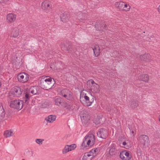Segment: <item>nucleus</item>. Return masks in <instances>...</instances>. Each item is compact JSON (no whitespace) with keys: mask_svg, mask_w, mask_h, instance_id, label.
Instances as JSON below:
<instances>
[{"mask_svg":"<svg viewBox=\"0 0 160 160\" xmlns=\"http://www.w3.org/2000/svg\"><path fill=\"white\" fill-rule=\"evenodd\" d=\"M95 141L94 135L92 133L88 134L84 137L81 148L82 149H88L94 145Z\"/></svg>","mask_w":160,"mask_h":160,"instance_id":"nucleus-1","label":"nucleus"},{"mask_svg":"<svg viewBox=\"0 0 160 160\" xmlns=\"http://www.w3.org/2000/svg\"><path fill=\"white\" fill-rule=\"evenodd\" d=\"M86 91H83L81 92L80 100L81 102L88 106H90L93 102V100H90L89 98L87 95Z\"/></svg>","mask_w":160,"mask_h":160,"instance_id":"nucleus-2","label":"nucleus"},{"mask_svg":"<svg viewBox=\"0 0 160 160\" xmlns=\"http://www.w3.org/2000/svg\"><path fill=\"white\" fill-rule=\"evenodd\" d=\"M52 81H54L52 78L49 76L47 77L41 82V88L46 90L51 88L54 85L53 83L52 84Z\"/></svg>","mask_w":160,"mask_h":160,"instance_id":"nucleus-3","label":"nucleus"},{"mask_svg":"<svg viewBox=\"0 0 160 160\" xmlns=\"http://www.w3.org/2000/svg\"><path fill=\"white\" fill-rule=\"evenodd\" d=\"M138 141L139 145L142 148L148 147L149 145L150 142L149 138L146 135H140L139 137Z\"/></svg>","mask_w":160,"mask_h":160,"instance_id":"nucleus-4","label":"nucleus"},{"mask_svg":"<svg viewBox=\"0 0 160 160\" xmlns=\"http://www.w3.org/2000/svg\"><path fill=\"white\" fill-rule=\"evenodd\" d=\"M23 106V101L19 99L13 100L10 102V107L18 110H21Z\"/></svg>","mask_w":160,"mask_h":160,"instance_id":"nucleus-5","label":"nucleus"},{"mask_svg":"<svg viewBox=\"0 0 160 160\" xmlns=\"http://www.w3.org/2000/svg\"><path fill=\"white\" fill-rule=\"evenodd\" d=\"M87 85L91 86L90 90L92 92L94 93H98L100 90L99 85L96 83L92 79H90L87 82Z\"/></svg>","mask_w":160,"mask_h":160,"instance_id":"nucleus-6","label":"nucleus"},{"mask_svg":"<svg viewBox=\"0 0 160 160\" xmlns=\"http://www.w3.org/2000/svg\"><path fill=\"white\" fill-rule=\"evenodd\" d=\"M97 148L92 149L90 152L85 153L82 158V160H92L97 154Z\"/></svg>","mask_w":160,"mask_h":160,"instance_id":"nucleus-7","label":"nucleus"},{"mask_svg":"<svg viewBox=\"0 0 160 160\" xmlns=\"http://www.w3.org/2000/svg\"><path fill=\"white\" fill-rule=\"evenodd\" d=\"M82 122L85 126H87L90 122V117L86 112H82L80 115Z\"/></svg>","mask_w":160,"mask_h":160,"instance_id":"nucleus-8","label":"nucleus"},{"mask_svg":"<svg viewBox=\"0 0 160 160\" xmlns=\"http://www.w3.org/2000/svg\"><path fill=\"white\" fill-rule=\"evenodd\" d=\"M18 81L21 83L27 82L29 79V75L25 72L20 73L17 75Z\"/></svg>","mask_w":160,"mask_h":160,"instance_id":"nucleus-9","label":"nucleus"},{"mask_svg":"<svg viewBox=\"0 0 160 160\" xmlns=\"http://www.w3.org/2000/svg\"><path fill=\"white\" fill-rule=\"evenodd\" d=\"M41 8L47 13L50 11L52 9V5L50 1L45 0L41 3Z\"/></svg>","mask_w":160,"mask_h":160,"instance_id":"nucleus-10","label":"nucleus"},{"mask_svg":"<svg viewBox=\"0 0 160 160\" xmlns=\"http://www.w3.org/2000/svg\"><path fill=\"white\" fill-rule=\"evenodd\" d=\"M120 157L122 160H130L132 158L130 152L127 150L122 151L120 153Z\"/></svg>","mask_w":160,"mask_h":160,"instance_id":"nucleus-11","label":"nucleus"},{"mask_svg":"<svg viewBox=\"0 0 160 160\" xmlns=\"http://www.w3.org/2000/svg\"><path fill=\"white\" fill-rule=\"evenodd\" d=\"M8 117L6 114L5 110L2 105L0 104V122L5 123Z\"/></svg>","mask_w":160,"mask_h":160,"instance_id":"nucleus-12","label":"nucleus"},{"mask_svg":"<svg viewBox=\"0 0 160 160\" xmlns=\"http://www.w3.org/2000/svg\"><path fill=\"white\" fill-rule=\"evenodd\" d=\"M61 94L68 100H70L72 98V93L68 89L62 90L61 92Z\"/></svg>","mask_w":160,"mask_h":160,"instance_id":"nucleus-13","label":"nucleus"},{"mask_svg":"<svg viewBox=\"0 0 160 160\" xmlns=\"http://www.w3.org/2000/svg\"><path fill=\"white\" fill-rule=\"evenodd\" d=\"M17 18V15L13 13L8 14L6 16L7 22L9 23H12L14 22Z\"/></svg>","mask_w":160,"mask_h":160,"instance_id":"nucleus-14","label":"nucleus"},{"mask_svg":"<svg viewBox=\"0 0 160 160\" xmlns=\"http://www.w3.org/2000/svg\"><path fill=\"white\" fill-rule=\"evenodd\" d=\"M108 135V132L107 130L103 128L99 129L97 132V135L98 137L102 138H106Z\"/></svg>","mask_w":160,"mask_h":160,"instance_id":"nucleus-15","label":"nucleus"},{"mask_svg":"<svg viewBox=\"0 0 160 160\" xmlns=\"http://www.w3.org/2000/svg\"><path fill=\"white\" fill-rule=\"evenodd\" d=\"M22 92L21 89L17 87L12 88L11 91V93L17 97H19L22 94Z\"/></svg>","mask_w":160,"mask_h":160,"instance_id":"nucleus-16","label":"nucleus"},{"mask_svg":"<svg viewBox=\"0 0 160 160\" xmlns=\"http://www.w3.org/2000/svg\"><path fill=\"white\" fill-rule=\"evenodd\" d=\"M19 35V29L17 27L12 28L11 34V36L14 38H17Z\"/></svg>","mask_w":160,"mask_h":160,"instance_id":"nucleus-17","label":"nucleus"},{"mask_svg":"<svg viewBox=\"0 0 160 160\" xmlns=\"http://www.w3.org/2000/svg\"><path fill=\"white\" fill-rule=\"evenodd\" d=\"M39 89V87L35 86L31 87L29 89V91L33 95H36L38 93Z\"/></svg>","mask_w":160,"mask_h":160,"instance_id":"nucleus-18","label":"nucleus"},{"mask_svg":"<svg viewBox=\"0 0 160 160\" xmlns=\"http://www.w3.org/2000/svg\"><path fill=\"white\" fill-rule=\"evenodd\" d=\"M56 119V117L54 115H50L45 118V120L48 123H52Z\"/></svg>","mask_w":160,"mask_h":160,"instance_id":"nucleus-19","label":"nucleus"},{"mask_svg":"<svg viewBox=\"0 0 160 160\" xmlns=\"http://www.w3.org/2000/svg\"><path fill=\"white\" fill-rule=\"evenodd\" d=\"M92 48L93 50L95 56L96 57L98 56L100 53V49L99 46L98 45H96Z\"/></svg>","mask_w":160,"mask_h":160,"instance_id":"nucleus-20","label":"nucleus"},{"mask_svg":"<svg viewBox=\"0 0 160 160\" xmlns=\"http://www.w3.org/2000/svg\"><path fill=\"white\" fill-rule=\"evenodd\" d=\"M138 79L145 82H148L149 81V77L147 74H142L139 76Z\"/></svg>","mask_w":160,"mask_h":160,"instance_id":"nucleus-21","label":"nucleus"},{"mask_svg":"<svg viewBox=\"0 0 160 160\" xmlns=\"http://www.w3.org/2000/svg\"><path fill=\"white\" fill-rule=\"evenodd\" d=\"M61 19L63 22H65L68 20L69 15L67 12H64L61 15Z\"/></svg>","mask_w":160,"mask_h":160,"instance_id":"nucleus-22","label":"nucleus"},{"mask_svg":"<svg viewBox=\"0 0 160 160\" xmlns=\"http://www.w3.org/2000/svg\"><path fill=\"white\" fill-rule=\"evenodd\" d=\"M14 133L12 130H7L4 131V136L6 138H8L12 136Z\"/></svg>","mask_w":160,"mask_h":160,"instance_id":"nucleus-23","label":"nucleus"},{"mask_svg":"<svg viewBox=\"0 0 160 160\" xmlns=\"http://www.w3.org/2000/svg\"><path fill=\"white\" fill-rule=\"evenodd\" d=\"M131 147V144H130L129 141L128 140H126L122 143V147L126 149H129Z\"/></svg>","mask_w":160,"mask_h":160,"instance_id":"nucleus-24","label":"nucleus"},{"mask_svg":"<svg viewBox=\"0 0 160 160\" xmlns=\"http://www.w3.org/2000/svg\"><path fill=\"white\" fill-rule=\"evenodd\" d=\"M124 2H117L115 4V6L120 9L122 10Z\"/></svg>","mask_w":160,"mask_h":160,"instance_id":"nucleus-25","label":"nucleus"},{"mask_svg":"<svg viewBox=\"0 0 160 160\" xmlns=\"http://www.w3.org/2000/svg\"><path fill=\"white\" fill-rule=\"evenodd\" d=\"M131 8L130 5L126 2H124L122 9V10L128 12L129 11Z\"/></svg>","mask_w":160,"mask_h":160,"instance_id":"nucleus-26","label":"nucleus"},{"mask_svg":"<svg viewBox=\"0 0 160 160\" xmlns=\"http://www.w3.org/2000/svg\"><path fill=\"white\" fill-rule=\"evenodd\" d=\"M150 57V55L149 54H146L140 56V58L144 61H146L147 60L149 59Z\"/></svg>","mask_w":160,"mask_h":160,"instance_id":"nucleus-27","label":"nucleus"},{"mask_svg":"<svg viewBox=\"0 0 160 160\" xmlns=\"http://www.w3.org/2000/svg\"><path fill=\"white\" fill-rule=\"evenodd\" d=\"M55 104L58 106H59L61 103L62 99L61 98L57 97H56L54 100Z\"/></svg>","mask_w":160,"mask_h":160,"instance_id":"nucleus-28","label":"nucleus"},{"mask_svg":"<svg viewBox=\"0 0 160 160\" xmlns=\"http://www.w3.org/2000/svg\"><path fill=\"white\" fill-rule=\"evenodd\" d=\"M44 140L43 139L37 138L35 140V142L39 145H42L44 141Z\"/></svg>","mask_w":160,"mask_h":160,"instance_id":"nucleus-29","label":"nucleus"},{"mask_svg":"<svg viewBox=\"0 0 160 160\" xmlns=\"http://www.w3.org/2000/svg\"><path fill=\"white\" fill-rule=\"evenodd\" d=\"M70 151L69 149V146L68 145H66L62 150V153L64 154H66L68 152Z\"/></svg>","mask_w":160,"mask_h":160,"instance_id":"nucleus-30","label":"nucleus"},{"mask_svg":"<svg viewBox=\"0 0 160 160\" xmlns=\"http://www.w3.org/2000/svg\"><path fill=\"white\" fill-rule=\"evenodd\" d=\"M101 119L100 118L98 117L95 118L94 119V122L96 124H98L100 123Z\"/></svg>","mask_w":160,"mask_h":160,"instance_id":"nucleus-31","label":"nucleus"},{"mask_svg":"<svg viewBox=\"0 0 160 160\" xmlns=\"http://www.w3.org/2000/svg\"><path fill=\"white\" fill-rule=\"evenodd\" d=\"M69 149L70 151L74 150L76 148L77 145L76 144H73L70 145H68Z\"/></svg>","mask_w":160,"mask_h":160,"instance_id":"nucleus-32","label":"nucleus"},{"mask_svg":"<svg viewBox=\"0 0 160 160\" xmlns=\"http://www.w3.org/2000/svg\"><path fill=\"white\" fill-rule=\"evenodd\" d=\"M85 15H83L82 13L79 14L78 16V18L79 19L84 20L85 19Z\"/></svg>","mask_w":160,"mask_h":160,"instance_id":"nucleus-33","label":"nucleus"},{"mask_svg":"<svg viewBox=\"0 0 160 160\" xmlns=\"http://www.w3.org/2000/svg\"><path fill=\"white\" fill-rule=\"evenodd\" d=\"M30 98V96L29 94L28 93H26L25 95V101L26 102Z\"/></svg>","mask_w":160,"mask_h":160,"instance_id":"nucleus-34","label":"nucleus"},{"mask_svg":"<svg viewBox=\"0 0 160 160\" xmlns=\"http://www.w3.org/2000/svg\"><path fill=\"white\" fill-rule=\"evenodd\" d=\"M115 149L114 148H111L109 150V153L111 155H113L115 153Z\"/></svg>","mask_w":160,"mask_h":160,"instance_id":"nucleus-35","label":"nucleus"},{"mask_svg":"<svg viewBox=\"0 0 160 160\" xmlns=\"http://www.w3.org/2000/svg\"><path fill=\"white\" fill-rule=\"evenodd\" d=\"M132 104L133 105L132 106V107H137L138 105V103L136 102H133Z\"/></svg>","mask_w":160,"mask_h":160,"instance_id":"nucleus-36","label":"nucleus"},{"mask_svg":"<svg viewBox=\"0 0 160 160\" xmlns=\"http://www.w3.org/2000/svg\"><path fill=\"white\" fill-rule=\"evenodd\" d=\"M131 135L132 136H134V132L133 131H132L131 132Z\"/></svg>","mask_w":160,"mask_h":160,"instance_id":"nucleus-37","label":"nucleus"},{"mask_svg":"<svg viewBox=\"0 0 160 160\" xmlns=\"http://www.w3.org/2000/svg\"><path fill=\"white\" fill-rule=\"evenodd\" d=\"M158 11L160 13V5L158 7Z\"/></svg>","mask_w":160,"mask_h":160,"instance_id":"nucleus-38","label":"nucleus"},{"mask_svg":"<svg viewBox=\"0 0 160 160\" xmlns=\"http://www.w3.org/2000/svg\"><path fill=\"white\" fill-rule=\"evenodd\" d=\"M158 118H159V121L160 122V115H159Z\"/></svg>","mask_w":160,"mask_h":160,"instance_id":"nucleus-39","label":"nucleus"},{"mask_svg":"<svg viewBox=\"0 0 160 160\" xmlns=\"http://www.w3.org/2000/svg\"><path fill=\"white\" fill-rule=\"evenodd\" d=\"M1 82H0V87H1Z\"/></svg>","mask_w":160,"mask_h":160,"instance_id":"nucleus-40","label":"nucleus"},{"mask_svg":"<svg viewBox=\"0 0 160 160\" xmlns=\"http://www.w3.org/2000/svg\"><path fill=\"white\" fill-rule=\"evenodd\" d=\"M22 160H25L24 159H22Z\"/></svg>","mask_w":160,"mask_h":160,"instance_id":"nucleus-41","label":"nucleus"}]
</instances>
